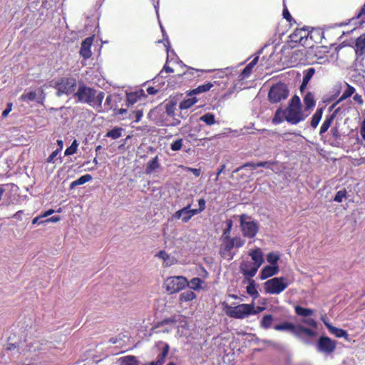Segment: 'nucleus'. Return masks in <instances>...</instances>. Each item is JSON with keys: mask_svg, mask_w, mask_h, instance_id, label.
Here are the masks:
<instances>
[{"mask_svg": "<svg viewBox=\"0 0 365 365\" xmlns=\"http://www.w3.org/2000/svg\"><path fill=\"white\" fill-rule=\"evenodd\" d=\"M143 115V113L142 110H137L132 112V113L130 115V118L134 119V122L138 123L140 120Z\"/></svg>", "mask_w": 365, "mask_h": 365, "instance_id": "obj_49", "label": "nucleus"}, {"mask_svg": "<svg viewBox=\"0 0 365 365\" xmlns=\"http://www.w3.org/2000/svg\"><path fill=\"white\" fill-rule=\"evenodd\" d=\"M258 60V56L255 57L252 61L243 69L241 73V76L243 78L248 77L251 74L252 68L257 63Z\"/></svg>", "mask_w": 365, "mask_h": 365, "instance_id": "obj_25", "label": "nucleus"}, {"mask_svg": "<svg viewBox=\"0 0 365 365\" xmlns=\"http://www.w3.org/2000/svg\"><path fill=\"white\" fill-rule=\"evenodd\" d=\"M76 86L77 83L75 78L63 77L56 83L55 88L57 90L56 96L60 97L63 94L67 96L73 94Z\"/></svg>", "mask_w": 365, "mask_h": 365, "instance_id": "obj_6", "label": "nucleus"}, {"mask_svg": "<svg viewBox=\"0 0 365 365\" xmlns=\"http://www.w3.org/2000/svg\"><path fill=\"white\" fill-rule=\"evenodd\" d=\"M232 220H227L226 221L227 227L224 230L222 235L221 236V239H227L230 237V232L232 227Z\"/></svg>", "mask_w": 365, "mask_h": 365, "instance_id": "obj_42", "label": "nucleus"}, {"mask_svg": "<svg viewBox=\"0 0 365 365\" xmlns=\"http://www.w3.org/2000/svg\"><path fill=\"white\" fill-rule=\"evenodd\" d=\"M315 73V69L314 68H309L307 70L304 71V76H303V81L309 83L310 79L312 78Z\"/></svg>", "mask_w": 365, "mask_h": 365, "instance_id": "obj_47", "label": "nucleus"}, {"mask_svg": "<svg viewBox=\"0 0 365 365\" xmlns=\"http://www.w3.org/2000/svg\"><path fill=\"white\" fill-rule=\"evenodd\" d=\"M213 84L211 83H207L202 85L197 86L196 88L192 90L189 95L192 94H199L206 91H208L212 87Z\"/></svg>", "mask_w": 365, "mask_h": 365, "instance_id": "obj_32", "label": "nucleus"}, {"mask_svg": "<svg viewBox=\"0 0 365 365\" xmlns=\"http://www.w3.org/2000/svg\"><path fill=\"white\" fill-rule=\"evenodd\" d=\"M353 99H354V101H356L359 105H362L363 103H364L362 96L361 95L358 94V93H356L354 96Z\"/></svg>", "mask_w": 365, "mask_h": 365, "instance_id": "obj_62", "label": "nucleus"}, {"mask_svg": "<svg viewBox=\"0 0 365 365\" xmlns=\"http://www.w3.org/2000/svg\"><path fill=\"white\" fill-rule=\"evenodd\" d=\"M197 101L195 97H191L187 99H185L182 102H180L179 108L181 110L188 109L190 107H192Z\"/></svg>", "mask_w": 365, "mask_h": 365, "instance_id": "obj_36", "label": "nucleus"}, {"mask_svg": "<svg viewBox=\"0 0 365 365\" xmlns=\"http://www.w3.org/2000/svg\"><path fill=\"white\" fill-rule=\"evenodd\" d=\"M12 103H8L6 105V108L2 112V117L6 118L9 113L11 112L12 109Z\"/></svg>", "mask_w": 365, "mask_h": 365, "instance_id": "obj_60", "label": "nucleus"}, {"mask_svg": "<svg viewBox=\"0 0 365 365\" xmlns=\"http://www.w3.org/2000/svg\"><path fill=\"white\" fill-rule=\"evenodd\" d=\"M274 329L276 331H289L305 344L310 343V341L307 339L305 336L312 338L316 336V332L311 329L305 327L301 324L295 325L287 322L274 326Z\"/></svg>", "mask_w": 365, "mask_h": 365, "instance_id": "obj_1", "label": "nucleus"}, {"mask_svg": "<svg viewBox=\"0 0 365 365\" xmlns=\"http://www.w3.org/2000/svg\"><path fill=\"white\" fill-rule=\"evenodd\" d=\"M360 134L364 140H365V119L362 121L361 128H360Z\"/></svg>", "mask_w": 365, "mask_h": 365, "instance_id": "obj_64", "label": "nucleus"}, {"mask_svg": "<svg viewBox=\"0 0 365 365\" xmlns=\"http://www.w3.org/2000/svg\"><path fill=\"white\" fill-rule=\"evenodd\" d=\"M302 323H304L309 327H312L313 328L317 327V322L312 318H306V319H302Z\"/></svg>", "mask_w": 365, "mask_h": 365, "instance_id": "obj_55", "label": "nucleus"}, {"mask_svg": "<svg viewBox=\"0 0 365 365\" xmlns=\"http://www.w3.org/2000/svg\"><path fill=\"white\" fill-rule=\"evenodd\" d=\"M247 282L249 284L247 285L246 290L249 295L252 297L254 299L258 298L259 296V292L256 288L255 282L254 279H252L251 278H247Z\"/></svg>", "mask_w": 365, "mask_h": 365, "instance_id": "obj_24", "label": "nucleus"}, {"mask_svg": "<svg viewBox=\"0 0 365 365\" xmlns=\"http://www.w3.org/2000/svg\"><path fill=\"white\" fill-rule=\"evenodd\" d=\"M346 194L347 192L345 189L339 190L335 195L334 200L337 202H341L343 201V199L346 197Z\"/></svg>", "mask_w": 365, "mask_h": 365, "instance_id": "obj_46", "label": "nucleus"}, {"mask_svg": "<svg viewBox=\"0 0 365 365\" xmlns=\"http://www.w3.org/2000/svg\"><path fill=\"white\" fill-rule=\"evenodd\" d=\"M324 324L326 325V327H327V329H329L330 333L335 335L336 337L346 338L348 336L347 332L345 330L339 329V328H336L325 322H324Z\"/></svg>", "mask_w": 365, "mask_h": 365, "instance_id": "obj_23", "label": "nucleus"}, {"mask_svg": "<svg viewBox=\"0 0 365 365\" xmlns=\"http://www.w3.org/2000/svg\"><path fill=\"white\" fill-rule=\"evenodd\" d=\"M304 103L305 105V108L309 110L315 106L316 101L314 99V96L312 93L308 92L305 96L304 97Z\"/></svg>", "mask_w": 365, "mask_h": 365, "instance_id": "obj_26", "label": "nucleus"}, {"mask_svg": "<svg viewBox=\"0 0 365 365\" xmlns=\"http://www.w3.org/2000/svg\"><path fill=\"white\" fill-rule=\"evenodd\" d=\"M104 96L105 94L102 91L98 92V93H96V96L94 97V101H93L91 106L100 110V108H102V102L103 101Z\"/></svg>", "mask_w": 365, "mask_h": 365, "instance_id": "obj_33", "label": "nucleus"}, {"mask_svg": "<svg viewBox=\"0 0 365 365\" xmlns=\"http://www.w3.org/2000/svg\"><path fill=\"white\" fill-rule=\"evenodd\" d=\"M120 365H139V361L134 356H125L119 359Z\"/></svg>", "mask_w": 365, "mask_h": 365, "instance_id": "obj_30", "label": "nucleus"}, {"mask_svg": "<svg viewBox=\"0 0 365 365\" xmlns=\"http://www.w3.org/2000/svg\"><path fill=\"white\" fill-rule=\"evenodd\" d=\"M222 245L220 246V253L224 258L228 259H232L234 255L232 254L231 251L235 247L231 237L227 239H221Z\"/></svg>", "mask_w": 365, "mask_h": 365, "instance_id": "obj_13", "label": "nucleus"}, {"mask_svg": "<svg viewBox=\"0 0 365 365\" xmlns=\"http://www.w3.org/2000/svg\"><path fill=\"white\" fill-rule=\"evenodd\" d=\"M78 143L76 140H74L71 145L66 148L65 150V155H71L76 153L78 148Z\"/></svg>", "mask_w": 365, "mask_h": 365, "instance_id": "obj_44", "label": "nucleus"}, {"mask_svg": "<svg viewBox=\"0 0 365 365\" xmlns=\"http://www.w3.org/2000/svg\"><path fill=\"white\" fill-rule=\"evenodd\" d=\"M196 297V294L191 290H187L180 295V302H190Z\"/></svg>", "mask_w": 365, "mask_h": 365, "instance_id": "obj_38", "label": "nucleus"}, {"mask_svg": "<svg viewBox=\"0 0 365 365\" xmlns=\"http://www.w3.org/2000/svg\"><path fill=\"white\" fill-rule=\"evenodd\" d=\"M279 259V255L274 252H269L267 255V260L271 265H277V262Z\"/></svg>", "mask_w": 365, "mask_h": 365, "instance_id": "obj_43", "label": "nucleus"}, {"mask_svg": "<svg viewBox=\"0 0 365 365\" xmlns=\"http://www.w3.org/2000/svg\"><path fill=\"white\" fill-rule=\"evenodd\" d=\"M202 283L203 281L201 279L198 277H195L192 278L190 282H188V284L187 286H189L192 289L198 290L201 288V284Z\"/></svg>", "mask_w": 365, "mask_h": 365, "instance_id": "obj_39", "label": "nucleus"}, {"mask_svg": "<svg viewBox=\"0 0 365 365\" xmlns=\"http://www.w3.org/2000/svg\"><path fill=\"white\" fill-rule=\"evenodd\" d=\"M60 150L56 149V150L53 151L51 154L48 156L47 159L48 163H53L55 158L58 155V154L60 153Z\"/></svg>", "mask_w": 365, "mask_h": 365, "instance_id": "obj_58", "label": "nucleus"}, {"mask_svg": "<svg viewBox=\"0 0 365 365\" xmlns=\"http://www.w3.org/2000/svg\"><path fill=\"white\" fill-rule=\"evenodd\" d=\"M246 167H251L252 169H255V168H258V166H257L256 163H247L244 164L243 165H242L241 167L237 168L235 170V172H238L240 170L243 169Z\"/></svg>", "mask_w": 365, "mask_h": 365, "instance_id": "obj_59", "label": "nucleus"}, {"mask_svg": "<svg viewBox=\"0 0 365 365\" xmlns=\"http://www.w3.org/2000/svg\"><path fill=\"white\" fill-rule=\"evenodd\" d=\"M282 15H283L284 19H285L289 23H291L292 21H294V19L292 17L287 6L284 4Z\"/></svg>", "mask_w": 365, "mask_h": 365, "instance_id": "obj_56", "label": "nucleus"}, {"mask_svg": "<svg viewBox=\"0 0 365 365\" xmlns=\"http://www.w3.org/2000/svg\"><path fill=\"white\" fill-rule=\"evenodd\" d=\"M335 118V115L333 113L330 115H327L322 125H321L319 135L322 138H323L324 134L329 130L332 123L334 119Z\"/></svg>", "mask_w": 365, "mask_h": 365, "instance_id": "obj_21", "label": "nucleus"}, {"mask_svg": "<svg viewBox=\"0 0 365 365\" xmlns=\"http://www.w3.org/2000/svg\"><path fill=\"white\" fill-rule=\"evenodd\" d=\"M231 240L233 242L234 247L236 248L242 247L245 243V240H243L240 236H236L235 237H232V238H231Z\"/></svg>", "mask_w": 365, "mask_h": 365, "instance_id": "obj_48", "label": "nucleus"}, {"mask_svg": "<svg viewBox=\"0 0 365 365\" xmlns=\"http://www.w3.org/2000/svg\"><path fill=\"white\" fill-rule=\"evenodd\" d=\"M284 110L279 108L275 112L274 118H272V123L275 125L279 124L283 121Z\"/></svg>", "mask_w": 365, "mask_h": 365, "instance_id": "obj_41", "label": "nucleus"}, {"mask_svg": "<svg viewBox=\"0 0 365 365\" xmlns=\"http://www.w3.org/2000/svg\"><path fill=\"white\" fill-rule=\"evenodd\" d=\"M93 42L92 38H86L85 40L82 41L81 49H80V54L81 56H83L85 59H87L91 56V46Z\"/></svg>", "mask_w": 365, "mask_h": 365, "instance_id": "obj_18", "label": "nucleus"}, {"mask_svg": "<svg viewBox=\"0 0 365 365\" xmlns=\"http://www.w3.org/2000/svg\"><path fill=\"white\" fill-rule=\"evenodd\" d=\"M163 71H165L166 73H173V71H174V70L171 67H170L167 65H165L163 66V70L159 73V76H160L161 77H163Z\"/></svg>", "mask_w": 365, "mask_h": 365, "instance_id": "obj_61", "label": "nucleus"}, {"mask_svg": "<svg viewBox=\"0 0 365 365\" xmlns=\"http://www.w3.org/2000/svg\"><path fill=\"white\" fill-rule=\"evenodd\" d=\"M289 283L286 277H274L264 283V291L270 294H279L284 291Z\"/></svg>", "mask_w": 365, "mask_h": 365, "instance_id": "obj_4", "label": "nucleus"}, {"mask_svg": "<svg viewBox=\"0 0 365 365\" xmlns=\"http://www.w3.org/2000/svg\"><path fill=\"white\" fill-rule=\"evenodd\" d=\"M356 60L361 58V61L364 59L365 56V33L357 38L355 43Z\"/></svg>", "mask_w": 365, "mask_h": 365, "instance_id": "obj_15", "label": "nucleus"}, {"mask_svg": "<svg viewBox=\"0 0 365 365\" xmlns=\"http://www.w3.org/2000/svg\"><path fill=\"white\" fill-rule=\"evenodd\" d=\"M169 349V345L168 344H164L163 351L158 355L157 360L150 362L148 365H163L165 361V359L168 354Z\"/></svg>", "mask_w": 365, "mask_h": 365, "instance_id": "obj_20", "label": "nucleus"}, {"mask_svg": "<svg viewBox=\"0 0 365 365\" xmlns=\"http://www.w3.org/2000/svg\"><path fill=\"white\" fill-rule=\"evenodd\" d=\"M197 215V212L194 209H191V205H188L183 208L176 211L172 216L174 220L181 219L182 222H187L194 215Z\"/></svg>", "mask_w": 365, "mask_h": 365, "instance_id": "obj_11", "label": "nucleus"}, {"mask_svg": "<svg viewBox=\"0 0 365 365\" xmlns=\"http://www.w3.org/2000/svg\"><path fill=\"white\" fill-rule=\"evenodd\" d=\"M138 96L135 93H130L127 94L126 102L128 106L133 105L137 102Z\"/></svg>", "mask_w": 365, "mask_h": 365, "instance_id": "obj_51", "label": "nucleus"}, {"mask_svg": "<svg viewBox=\"0 0 365 365\" xmlns=\"http://www.w3.org/2000/svg\"><path fill=\"white\" fill-rule=\"evenodd\" d=\"M155 257H158V258L163 260L164 265L165 267H170L173 265L175 263V259L174 257H171L165 251L160 250L158 252Z\"/></svg>", "mask_w": 365, "mask_h": 365, "instance_id": "obj_22", "label": "nucleus"}, {"mask_svg": "<svg viewBox=\"0 0 365 365\" xmlns=\"http://www.w3.org/2000/svg\"><path fill=\"white\" fill-rule=\"evenodd\" d=\"M123 128L115 127L106 134V137L110 138L113 140L119 138L122 135Z\"/></svg>", "mask_w": 365, "mask_h": 365, "instance_id": "obj_37", "label": "nucleus"}, {"mask_svg": "<svg viewBox=\"0 0 365 365\" xmlns=\"http://www.w3.org/2000/svg\"><path fill=\"white\" fill-rule=\"evenodd\" d=\"M294 311L296 314L299 316H302L304 317H307L314 314V310L312 309L304 308L301 306L297 305L294 307Z\"/></svg>", "mask_w": 365, "mask_h": 365, "instance_id": "obj_29", "label": "nucleus"}, {"mask_svg": "<svg viewBox=\"0 0 365 365\" xmlns=\"http://www.w3.org/2000/svg\"><path fill=\"white\" fill-rule=\"evenodd\" d=\"M257 311L254 309V304H241L235 307L226 306V314L235 319H244L250 314H256Z\"/></svg>", "mask_w": 365, "mask_h": 365, "instance_id": "obj_3", "label": "nucleus"}, {"mask_svg": "<svg viewBox=\"0 0 365 365\" xmlns=\"http://www.w3.org/2000/svg\"><path fill=\"white\" fill-rule=\"evenodd\" d=\"M289 96V90L286 84L278 83L273 85L268 93V100L272 103H277L286 99Z\"/></svg>", "mask_w": 365, "mask_h": 365, "instance_id": "obj_7", "label": "nucleus"}, {"mask_svg": "<svg viewBox=\"0 0 365 365\" xmlns=\"http://www.w3.org/2000/svg\"><path fill=\"white\" fill-rule=\"evenodd\" d=\"M323 108H317L312 117L310 125L313 128H316L322 119Z\"/></svg>", "mask_w": 365, "mask_h": 365, "instance_id": "obj_27", "label": "nucleus"}, {"mask_svg": "<svg viewBox=\"0 0 365 365\" xmlns=\"http://www.w3.org/2000/svg\"><path fill=\"white\" fill-rule=\"evenodd\" d=\"M97 91L96 89L86 86L83 83H80L77 91L73 93L76 103L92 105Z\"/></svg>", "mask_w": 365, "mask_h": 365, "instance_id": "obj_5", "label": "nucleus"}, {"mask_svg": "<svg viewBox=\"0 0 365 365\" xmlns=\"http://www.w3.org/2000/svg\"><path fill=\"white\" fill-rule=\"evenodd\" d=\"M276 164L275 161H261L256 163V165L258 167H262L265 168L270 169L271 166Z\"/></svg>", "mask_w": 365, "mask_h": 365, "instance_id": "obj_54", "label": "nucleus"}, {"mask_svg": "<svg viewBox=\"0 0 365 365\" xmlns=\"http://www.w3.org/2000/svg\"><path fill=\"white\" fill-rule=\"evenodd\" d=\"M204 72L203 70H200V69H195L192 67H188L187 68V70L183 73V76H193V77L195 78V76H194L195 73H197V77H199L200 76V73Z\"/></svg>", "mask_w": 365, "mask_h": 365, "instance_id": "obj_45", "label": "nucleus"}, {"mask_svg": "<svg viewBox=\"0 0 365 365\" xmlns=\"http://www.w3.org/2000/svg\"><path fill=\"white\" fill-rule=\"evenodd\" d=\"M336 349V341L328 336H321L317 345V349L319 352L330 354Z\"/></svg>", "mask_w": 365, "mask_h": 365, "instance_id": "obj_10", "label": "nucleus"}, {"mask_svg": "<svg viewBox=\"0 0 365 365\" xmlns=\"http://www.w3.org/2000/svg\"><path fill=\"white\" fill-rule=\"evenodd\" d=\"M175 103H168L165 106V112L169 116H173L174 115L175 112Z\"/></svg>", "mask_w": 365, "mask_h": 365, "instance_id": "obj_53", "label": "nucleus"}, {"mask_svg": "<svg viewBox=\"0 0 365 365\" xmlns=\"http://www.w3.org/2000/svg\"><path fill=\"white\" fill-rule=\"evenodd\" d=\"M160 168V163L158 156L156 155L155 158L150 160L145 166V173L148 175H150L155 173Z\"/></svg>", "mask_w": 365, "mask_h": 365, "instance_id": "obj_17", "label": "nucleus"}, {"mask_svg": "<svg viewBox=\"0 0 365 365\" xmlns=\"http://www.w3.org/2000/svg\"><path fill=\"white\" fill-rule=\"evenodd\" d=\"M240 269L245 279H247L253 277L257 272L258 268L252 262L243 261L240 264Z\"/></svg>", "mask_w": 365, "mask_h": 365, "instance_id": "obj_14", "label": "nucleus"}, {"mask_svg": "<svg viewBox=\"0 0 365 365\" xmlns=\"http://www.w3.org/2000/svg\"><path fill=\"white\" fill-rule=\"evenodd\" d=\"M182 139H178L170 144V149L173 151H178L182 148Z\"/></svg>", "mask_w": 365, "mask_h": 365, "instance_id": "obj_50", "label": "nucleus"}, {"mask_svg": "<svg viewBox=\"0 0 365 365\" xmlns=\"http://www.w3.org/2000/svg\"><path fill=\"white\" fill-rule=\"evenodd\" d=\"M166 290L170 293H176L183 289L187 284V279L182 276L168 277L165 282Z\"/></svg>", "mask_w": 365, "mask_h": 365, "instance_id": "obj_8", "label": "nucleus"}, {"mask_svg": "<svg viewBox=\"0 0 365 365\" xmlns=\"http://www.w3.org/2000/svg\"><path fill=\"white\" fill-rule=\"evenodd\" d=\"M46 98V94L44 93V91L41 88L40 89V94L38 96V94L36 91H31V90H26L24 93L21 95L19 97V101L24 103H30L32 101L36 102L38 104L43 105V101Z\"/></svg>", "mask_w": 365, "mask_h": 365, "instance_id": "obj_9", "label": "nucleus"}, {"mask_svg": "<svg viewBox=\"0 0 365 365\" xmlns=\"http://www.w3.org/2000/svg\"><path fill=\"white\" fill-rule=\"evenodd\" d=\"M288 108L297 110H302V105L299 97L296 95L294 96L289 101Z\"/></svg>", "mask_w": 365, "mask_h": 365, "instance_id": "obj_35", "label": "nucleus"}, {"mask_svg": "<svg viewBox=\"0 0 365 365\" xmlns=\"http://www.w3.org/2000/svg\"><path fill=\"white\" fill-rule=\"evenodd\" d=\"M330 133L334 141L337 142L338 140L341 139V134L337 126L331 128Z\"/></svg>", "mask_w": 365, "mask_h": 365, "instance_id": "obj_52", "label": "nucleus"}, {"mask_svg": "<svg viewBox=\"0 0 365 365\" xmlns=\"http://www.w3.org/2000/svg\"><path fill=\"white\" fill-rule=\"evenodd\" d=\"M239 217L242 235L247 238H254L259 229V222L252 220V217L247 214H242Z\"/></svg>", "mask_w": 365, "mask_h": 365, "instance_id": "obj_2", "label": "nucleus"}, {"mask_svg": "<svg viewBox=\"0 0 365 365\" xmlns=\"http://www.w3.org/2000/svg\"><path fill=\"white\" fill-rule=\"evenodd\" d=\"M278 265H267L262 268L259 273V277L262 280L266 279L270 277L276 275L279 272Z\"/></svg>", "mask_w": 365, "mask_h": 365, "instance_id": "obj_16", "label": "nucleus"}, {"mask_svg": "<svg viewBox=\"0 0 365 365\" xmlns=\"http://www.w3.org/2000/svg\"><path fill=\"white\" fill-rule=\"evenodd\" d=\"M283 110L284 118L285 119V120H287L288 123L291 124L296 125L304 119L302 113V110L292 109L288 107Z\"/></svg>", "mask_w": 365, "mask_h": 365, "instance_id": "obj_12", "label": "nucleus"}, {"mask_svg": "<svg viewBox=\"0 0 365 365\" xmlns=\"http://www.w3.org/2000/svg\"><path fill=\"white\" fill-rule=\"evenodd\" d=\"M200 120L205 123L207 125H212L216 123L215 115L211 113H207L200 116Z\"/></svg>", "mask_w": 365, "mask_h": 365, "instance_id": "obj_34", "label": "nucleus"}, {"mask_svg": "<svg viewBox=\"0 0 365 365\" xmlns=\"http://www.w3.org/2000/svg\"><path fill=\"white\" fill-rule=\"evenodd\" d=\"M205 204H206V202H205V199L200 198V199L198 200L199 208L198 209H194V210L195 212H197V215L200 213L201 212H202L205 209Z\"/></svg>", "mask_w": 365, "mask_h": 365, "instance_id": "obj_57", "label": "nucleus"}, {"mask_svg": "<svg viewBox=\"0 0 365 365\" xmlns=\"http://www.w3.org/2000/svg\"><path fill=\"white\" fill-rule=\"evenodd\" d=\"M92 180V176L89 174H86L81 176L77 180L73 181L70 185V188L73 189L76 186L83 185L84 183L89 182Z\"/></svg>", "mask_w": 365, "mask_h": 365, "instance_id": "obj_28", "label": "nucleus"}, {"mask_svg": "<svg viewBox=\"0 0 365 365\" xmlns=\"http://www.w3.org/2000/svg\"><path fill=\"white\" fill-rule=\"evenodd\" d=\"M354 92H355V88L353 86H351L349 84H346V88L345 89L343 94L340 97L339 101H341L351 96L354 93Z\"/></svg>", "mask_w": 365, "mask_h": 365, "instance_id": "obj_40", "label": "nucleus"}, {"mask_svg": "<svg viewBox=\"0 0 365 365\" xmlns=\"http://www.w3.org/2000/svg\"><path fill=\"white\" fill-rule=\"evenodd\" d=\"M249 255L251 257L253 263L256 265V267L259 269L260 266L264 263V256L263 253L259 248H257L255 250H252Z\"/></svg>", "mask_w": 365, "mask_h": 365, "instance_id": "obj_19", "label": "nucleus"}, {"mask_svg": "<svg viewBox=\"0 0 365 365\" xmlns=\"http://www.w3.org/2000/svg\"><path fill=\"white\" fill-rule=\"evenodd\" d=\"M187 170L189 171H190L191 173H192V174L196 176V177H199L201 174V170L200 169H197V168H187Z\"/></svg>", "mask_w": 365, "mask_h": 365, "instance_id": "obj_63", "label": "nucleus"}, {"mask_svg": "<svg viewBox=\"0 0 365 365\" xmlns=\"http://www.w3.org/2000/svg\"><path fill=\"white\" fill-rule=\"evenodd\" d=\"M274 322V317L272 314H267L262 317L260 322V327L264 329L270 328Z\"/></svg>", "mask_w": 365, "mask_h": 365, "instance_id": "obj_31", "label": "nucleus"}]
</instances>
